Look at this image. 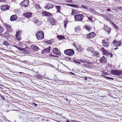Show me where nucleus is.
<instances>
[{
    "instance_id": "4468645a",
    "label": "nucleus",
    "mask_w": 122,
    "mask_h": 122,
    "mask_svg": "<svg viewBox=\"0 0 122 122\" xmlns=\"http://www.w3.org/2000/svg\"><path fill=\"white\" fill-rule=\"evenodd\" d=\"M17 18V15H12L10 18V20L11 21H13L16 20Z\"/></svg>"
},
{
    "instance_id": "e2e57ef3",
    "label": "nucleus",
    "mask_w": 122,
    "mask_h": 122,
    "mask_svg": "<svg viewBox=\"0 0 122 122\" xmlns=\"http://www.w3.org/2000/svg\"><path fill=\"white\" fill-rule=\"evenodd\" d=\"M19 73H23L22 72H19Z\"/></svg>"
},
{
    "instance_id": "c03bdc74",
    "label": "nucleus",
    "mask_w": 122,
    "mask_h": 122,
    "mask_svg": "<svg viewBox=\"0 0 122 122\" xmlns=\"http://www.w3.org/2000/svg\"><path fill=\"white\" fill-rule=\"evenodd\" d=\"M106 78L109 80H113V78L109 77H107Z\"/></svg>"
},
{
    "instance_id": "4d7b16f0",
    "label": "nucleus",
    "mask_w": 122,
    "mask_h": 122,
    "mask_svg": "<svg viewBox=\"0 0 122 122\" xmlns=\"http://www.w3.org/2000/svg\"><path fill=\"white\" fill-rule=\"evenodd\" d=\"M48 42L49 44H51V43H50V41H48V42Z\"/></svg>"
},
{
    "instance_id": "6e6552de",
    "label": "nucleus",
    "mask_w": 122,
    "mask_h": 122,
    "mask_svg": "<svg viewBox=\"0 0 122 122\" xmlns=\"http://www.w3.org/2000/svg\"><path fill=\"white\" fill-rule=\"evenodd\" d=\"M53 52L54 54L58 56L60 55V52L59 50L58 49L56 48H55L53 49Z\"/></svg>"
},
{
    "instance_id": "052dcab7",
    "label": "nucleus",
    "mask_w": 122,
    "mask_h": 122,
    "mask_svg": "<svg viewBox=\"0 0 122 122\" xmlns=\"http://www.w3.org/2000/svg\"><path fill=\"white\" fill-rule=\"evenodd\" d=\"M68 59H69V60H71V57H69Z\"/></svg>"
},
{
    "instance_id": "9d476101",
    "label": "nucleus",
    "mask_w": 122,
    "mask_h": 122,
    "mask_svg": "<svg viewBox=\"0 0 122 122\" xmlns=\"http://www.w3.org/2000/svg\"><path fill=\"white\" fill-rule=\"evenodd\" d=\"M50 48V46H49L45 48L42 51L41 53L42 54H45L49 52Z\"/></svg>"
},
{
    "instance_id": "5fc2aeb1",
    "label": "nucleus",
    "mask_w": 122,
    "mask_h": 122,
    "mask_svg": "<svg viewBox=\"0 0 122 122\" xmlns=\"http://www.w3.org/2000/svg\"><path fill=\"white\" fill-rule=\"evenodd\" d=\"M107 10L108 11H111V10L110 9H107Z\"/></svg>"
},
{
    "instance_id": "412c9836",
    "label": "nucleus",
    "mask_w": 122,
    "mask_h": 122,
    "mask_svg": "<svg viewBox=\"0 0 122 122\" xmlns=\"http://www.w3.org/2000/svg\"><path fill=\"white\" fill-rule=\"evenodd\" d=\"M31 48L34 51H36L39 49L38 47L34 45H32L31 46Z\"/></svg>"
},
{
    "instance_id": "13d9d810",
    "label": "nucleus",
    "mask_w": 122,
    "mask_h": 122,
    "mask_svg": "<svg viewBox=\"0 0 122 122\" xmlns=\"http://www.w3.org/2000/svg\"><path fill=\"white\" fill-rule=\"evenodd\" d=\"M113 25L114 27L116 25V24H115L114 23L113 24Z\"/></svg>"
},
{
    "instance_id": "49530a36",
    "label": "nucleus",
    "mask_w": 122,
    "mask_h": 122,
    "mask_svg": "<svg viewBox=\"0 0 122 122\" xmlns=\"http://www.w3.org/2000/svg\"><path fill=\"white\" fill-rule=\"evenodd\" d=\"M71 0H66V1L67 2H71Z\"/></svg>"
},
{
    "instance_id": "ddd939ff",
    "label": "nucleus",
    "mask_w": 122,
    "mask_h": 122,
    "mask_svg": "<svg viewBox=\"0 0 122 122\" xmlns=\"http://www.w3.org/2000/svg\"><path fill=\"white\" fill-rule=\"evenodd\" d=\"M24 15L26 17L29 18L32 16V14L31 12H27L25 13Z\"/></svg>"
},
{
    "instance_id": "b1692460",
    "label": "nucleus",
    "mask_w": 122,
    "mask_h": 122,
    "mask_svg": "<svg viewBox=\"0 0 122 122\" xmlns=\"http://www.w3.org/2000/svg\"><path fill=\"white\" fill-rule=\"evenodd\" d=\"M101 50L102 52L104 54L107 55L109 54L108 51L106 50L103 48H101Z\"/></svg>"
},
{
    "instance_id": "8fccbe9b",
    "label": "nucleus",
    "mask_w": 122,
    "mask_h": 122,
    "mask_svg": "<svg viewBox=\"0 0 122 122\" xmlns=\"http://www.w3.org/2000/svg\"><path fill=\"white\" fill-rule=\"evenodd\" d=\"M13 46L14 47H16V48H17L18 49V48H19V47H17L15 46L14 45H13Z\"/></svg>"
},
{
    "instance_id": "0e129e2a",
    "label": "nucleus",
    "mask_w": 122,
    "mask_h": 122,
    "mask_svg": "<svg viewBox=\"0 0 122 122\" xmlns=\"http://www.w3.org/2000/svg\"><path fill=\"white\" fill-rule=\"evenodd\" d=\"M66 122H69V121H68V120H67L66 121Z\"/></svg>"
},
{
    "instance_id": "79ce46f5",
    "label": "nucleus",
    "mask_w": 122,
    "mask_h": 122,
    "mask_svg": "<svg viewBox=\"0 0 122 122\" xmlns=\"http://www.w3.org/2000/svg\"><path fill=\"white\" fill-rule=\"evenodd\" d=\"M74 62L76 63H78L79 64H81L80 62L79 61L74 60Z\"/></svg>"
},
{
    "instance_id": "f3484780",
    "label": "nucleus",
    "mask_w": 122,
    "mask_h": 122,
    "mask_svg": "<svg viewBox=\"0 0 122 122\" xmlns=\"http://www.w3.org/2000/svg\"><path fill=\"white\" fill-rule=\"evenodd\" d=\"M53 7V5L51 4H48L45 6V9L47 10H48L51 9Z\"/></svg>"
},
{
    "instance_id": "f257e3e1",
    "label": "nucleus",
    "mask_w": 122,
    "mask_h": 122,
    "mask_svg": "<svg viewBox=\"0 0 122 122\" xmlns=\"http://www.w3.org/2000/svg\"><path fill=\"white\" fill-rule=\"evenodd\" d=\"M36 36L37 39H41L44 38V34L43 32L41 30L39 31L36 33Z\"/></svg>"
},
{
    "instance_id": "c85d7f7f",
    "label": "nucleus",
    "mask_w": 122,
    "mask_h": 122,
    "mask_svg": "<svg viewBox=\"0 0 122 122\" xmlns=\"http://www.w3.org/2000/svg\"><path fill=\"white\" fill-rule=\"evenodd\" d=\"M77 48V50L79 52L83 50V49L82 48H81L79 45H78Z\"/></svg>"
},
{
    "instance_id": "9b49d317",
    "label": "nucleus",
    "mask_w": 122,
    "mask_h": 122,
    "mask_svg": "<svg viewBox=\"0 0 122 122\" xmlns=\"http://www.w3.org/2000/svg\"><path fill=\"white\" fill-rule=\"evenodd\" d=\"M96 35L94 32H92L86 36V37L88 38H91L94 37Z\"/></svg>"
},
{
    "instance_id": "4be33fe9",
    "label": "nucleus",
    "mask_w": 122,
    "mask_h": 122,
    "mask_svg": "<svg viewBox=\"0 0 122 122\" xmlns=\"http://www.w3.org/2000/svg\"><path fill=\"white\" fill-rule=\"evenodd\" d=\"M92 54H93L92 55L97 57H98L99 56V54L98 52L94 51Z\"/></svg>"
},
{
    "instance_id": "2eb2a0df",
    "label": "nucleus",
    "mask_w": 122,
    "mask_h": 122,
    "mask_svg": "<svg viewBox=\"0 0 122 122\" xmlns=\"http://www.w3.org/2000/svg\"><path fill=\"white\" fill-rule=\"evenodd\" d=\"M102 44L103 46L107 48L109 46L108 43L106 41L104 40L102 41Z\"/></svg>"
},
{
    "instance_id": "a211bd4d",
    "label": "nucleus",
    "mask_w": 122,
    "mask_h": 122,
    "mask_svg": "<svg viewBox=\"0 0 122 122\" xmlns=\"http://www.w3.org/2000/svg\"><path fill=\"white\" fill-rule=\"evenodd\" d=\"M50 22L51 25H55L57 23L56 21V20L52 18L50 19Z\"/></svg>"
},
{
    "instance_id": "cd10ccee",
    "label": "nucleus",
    "mask_w": 122,
    "mask_h": 122,
    "mask_svg": "<svg viewBox=\"0 0 122 122\" xmlns=\"http://www.w3.org/2000/svg\"><path fill=\"white\" fill-rule=\"evenodd\" d=\"M5 37L6 38H9L10 37V35L8 31H6L4 34Z\"/></svg>"
},
{
    "instance_id": "774afa93",
    "label": "nucleus",
    "mask_w": 122,
    "mask_h": 122,
    "mask_svg": "<svg viewBox=\"0 0 122 122\" xmlns=\"http://www.w3.org/2000/svg\"><path fill=\"white\" fill-rule=\"evenodd\" d=\"M67 100H68V99H67L66 101H67Z\"/></svg>"
},
{
    "instance_id": "a18cd8bd",
    "label": "nucleus",
    "mask_w": 122,
    "mask_h": 122,
    "mask_svg": "<svg viewBox=\"0 0 122 122\" xmlns=\"http://www.w3.org/2000/svg\"><path fill=\"white\" fill-rule=\"evenodd\" d=\"M88 18L90 20H92V18L90 17H88Z\"/></svg>"
},
{
    "instance_id": "69168bd1",
    "label": "nucleus",
    "mask_w": 122,
    "mask_h": 122,
    "mask_svg": "<svg viewBox=\"0 0 122 122\" xmlns=\"http://www.w3.org/2000/svg\"><path fill=\"white\" fill-rule=\"evenodd\" d=\"M73 46H75V44H73Z\"/></svg>"
},
{
    "instance_id": "37998d69",
    "label": "nucleus",
    "mask_w": 122,
    "mask_h": 122,
    "mask_svg": "<svg viewBox=\"0 0 122 122\" xmlns=\"http://www.w3.org/2000/svg\"><path fill=\"white\" fill-rule=\"evenodd\" d=\"M29 51L28 50H25L24 51V53H29Z\"/></svg>"
},
{
    "instance_id": "f704fd0d",
    "label": "nucleus",
    "mask_w": 122,
    "mask_h": 122,
    "mask_svg": "<svg viewBox=\"0 0 122 122\" xmlns=\"http://www.w3.org/2000/svg\"><path fill=\"white\" fill-rule=\"evenodd\" d=\"M3 44L6 46H7L9 45V43L6 41H5L3 42Z\"/></svg>"
},
{
    "instance_id": "680f3d73",
    "label": "nucleus",
    "mask_w": 122,
    "mask_h": 122,
    "mask_svg": "<svg viewBox=\"0 0 122 122\" xmlns=\"http://www.w3.org/2000/svg\"><path fill=\"white\" fill-rule=\"evenodd\" d=\"M85 80H86L87 79V78L86 77H85Z\"/></svg>"
},
{
    "instance_id": "a878e982",
    "label": "nucleus",
    "mask_w": 122,
    "mask_h": 122,
    "mask_svg": "<svg viewBox=\"0 0 122 122\" xmlns=\"http://www.w3.org/2000/svg\"><path fill=\"white\" fill-rule=\"evenodd\" d=\"M67 5L69 6L72 7H73L75 8H78V6L76 5L75 4H67Z\"/></svg>"
},
{
    "instance_id": "bf43d9fd",
    "label": "nucleus",
    "mask_w": 122,
    "mask_h": 122,
    "mask_svg": "<svg viewBox=\"0 0 122 122\" xmlns=\"http://www.w3.org/2000/svg\"><path fill=\"white\" fill-rule=\"evenodd\" d=\"M118 49V48H117V47H116V48H114V50H115L117 49Z\"/></svg>"
},
{
    "instance_id": "0eeeda50",
    "label": "nucleus",
    "mask_w": 122,
    "mask_h": 122,
    "mask_svg": "<svg viewBox=\"0 0 122 122\" xmlns=\"http://www.w3.org/2000/svg\"><path fill=\"white\" fill-rule=\"evenodd\" d=\"M10 8V6L7 5H3L1 6V9L2 11L9 10Z\"/></svg>"
},
{
    "instance_id": "3c124183",
    "label": "nucleus",
    "mask_w": 122,
    "mask_h": 122,
    "mask_svg": "<svg viewBox=\"0 0 122 122\" xmlns=\"http://www.w3.org/2000/svg\"><path fill=\"white\" fill-rule=\"evenodd\" d=\"M37 6L38 8V9H41L40 7L39 6L37 5Z\"/></svg>"
},
{
    "instance_id": "4c0bfd02",
    "label": "nucleus",
    "mask_w": 122,
    "mask_h": 122,
    "mask_svg": "<svg viewBox=\"0 0 122 122\" xmlns=\"http://www.w3.org/2000/svg\"><path fill=\"white\" fill-rule=\"evenodd\" d=\"M18 48V49L19 50L21 51H24L25 50V49L24 48H20L19 47V48Z\"/></svg>"
},
{
    "instance_id": "7c9ffc66",
    "label": "nucleus",
    "mask_w": 122,
    "mask_h": 122,
    "mask_svg": "<svg viewBox=\"0 0 122 122\" xmlns=\"http://www.w3.org/2000/svg\"><path fill=\"white\" fill-rule=\"evenodd\" d=\"M61 6H56V8L57 9V12H60V9L61 7Z\"/></svg>"
},
{
    "instance_id": "338daca9",
    "label": "nucleus",
    "mask_w": 122,
    "mask_h": 122,
    "mask_svg": "<svg viewBox=\"0 0 122 122\" xmlns=\"http://www.w3.org/2000/svg\"><path fill=\"white\" fill-rule=\"evenodd\" d=\"M13 110V111H17L16 110Z\"/></svg>"
},
{
    "instance_id": "423d86ee",
    "label": "nucleus",
    "mask_w": 122,
    "mask_h": 122,
    "mask_svg": "<svg viewBox=\"0 0 122 122\" xmlns=\"http://www.w3.org/2000/svg\"><path fill=\"white\" fill-rule=\"evenodd\" d=\"M83 66L87 68H91L93 66V64L90 62H86V63L83 64Z\"/></svg>"
},
{
    "instance_id": "ea45409f",
    "label": "nucleus",
    "mask_w": 122,
    "mask_h": 122,
    "mask_svg": "<svg viewBox=\"0 0 122 122\" xmlns=\"http://www.w3.org/2000/svg\"><path fill=\"white\" fill-rule=\"evenodd\" d=\"M80 61L82 63H85L86 62V61L84 59H81Z\"/></svg>"
},
{
    "instance_id": "1a4fd4ad",
    "label": "nucleus",
    "mask_w": 122,
    "mask_h": 122,
    "mask_svg": "<svg viewBox=\"0 0 122 122\" xmlns=\"http://www.w3.org/2000/svg\"><path fill=\"white\" fill-rule=\"evenodd\" d=\"M111 72L112 74L116 75H119L121 74V72L120 71L117 70H112Z\"/></svg>"
},
{
    "instance_id": "09e8293b",
    "label": "nucleus",
    "mask_w": 122,
    "mask_h": 122,
    "mask_svg": "<svg viewBox=\"0 0 122 122\" xmlns=\"http://www.w3.org/2000/svg\"><path fill=\"white\" fill-rule=\"evenodd\" d=\"M33 105L34 107H36L37 106V105L36 104L34 103Z\"/></svg>"
},
{
    "instance_id": "de8ad7c7",
    "label": "nucleus",
    "mask_w": 122,
    "mask_h": 122,
    "mask_svg": "<svg viewBox=\"0 0 122 122\" xmlns=\"http://www.w3.org/2000/svg\"><path fill=\"white\" fill-rule=\"evenodd\" d=\"M109 55H110V56L111 57H112L113 56V55L112 54L110 53L109 54H108Z\"/></svg>"
},
{
    "instance_id": "f8f14e48",
    "label": "nucleus",
    "mask_w": 122,
    "mask_h": 122,
    "mask_svg": "<svg viewBox=\"0 0 122 122\" xmlns=\"http://www.w3.org/2000/svg\"><path fill=\"white\" fill-rule=\"evenodd\" d=\"M113 43L114 46L117 47L120 46L121 45V42H120L119 41H113Z\"/></svg>"
},
{
    "instance_id": "7ed1b4c3",
    "label": "nucleus",
    "mask_w": 122,
    "mask_h": 122,
    "mask_svg": "<svg viewBox=\"0 0 122 122\" xmlns=\"http://www.w3.org/2000/svg\"><path fill=\"white\" fill-rule=\"evenodd\" d=\"M84 17L82 15L80 14H77L75 15L74 18L75 21H81Z\"/></svg>"
},
{
    "instance_id": "393cba45",
    "label": "nucleus",
    "mask_w": 122,
    "mask_h": 122,
    "mask_svg": "<svg viewBox=\"0 0 122 122\" xmlns=\"http://www.w3.org/2000/svg\"><path fill=\"white\" fill-rule=\"evenodd\" d=\"M104 29L106 31H107L108 33H109L111 30L110 28H108V27L106 26H105L104 27Z\"/></svg>"
},
{
    "instance_id": "aec40b11",
    "label": "nucleus",
    "mask_w": 122,
    "mask_h": 122,
    "mask_svg": "<svg viewBox=\"0 0 122 122\" xmlns=\"http://www.w3.org/2000/svg\"><path fill=\"white\" fill-rule=\"evenodd\" d=\"M42 14L44 16H50L51 14L50 13L45 11L42 13Z\"/></svg>"
},
{
    "instance_id": "603ef678",
    "label": "nucleus",
    "mask_w": 122,
    "mask_h": 122,
    "mask_svg": "<svg viewBox=\"0 0 122 122\" xmlns=\"http://www.w3.org/2000/svg\"><path fill=\"white\" fill-rule=\"evenodd\" d=\"M114 27L117 29H118V28L117 26L116 25Z\"/></svg>"
},
{
    "instance_id": "864d4df0",
    "label": "nucleus",
    "mask_w": 122,
    "mask_h": 122,
    "mask_svg": "<svg viewBox=\"0 0 122 122\" xmlns=\"http://www.w3.org/2000/svg\"><path fill=\"white\" fill-rule=\"evenodd\" d=\"M5 1V0H0V2H4Z\"/></svg>"
},
{
    "instance_id": "a19ab883",
    "label": "nucleus",
    "mask_w": 122,
    "mask_h": 122,
    "mask_svg": "<svg viewBox=\"0 0 122 122\" xmlns=\"http://www.w3.org/2000/svg\"><path fill=\"white\" fill-rule=\"evenodd\" d=\"M117 9H119L122 10V7L121 6H117L116 7Z\"/></svg>"
},
{
    "instance_id": "39448f33",
    "label": "nucleus",
    "mask_w": 122,
    "mask_h": 122,
    "mask_svg": "<svg viewBox=\"0 0 122 122\" xmlns=\"http://www.w3.org/2000/svg\"><path fill=\"white\" fill-rule=\"evenodd\" d=\"M29 4L28 0H24L20 3L21 6L24 7H27Z\"/></svg>"
},
{
    "instance_id": "c756f323",
    "label": "nucleus",
    "mask_w": 122,
    "mask_h": 122,
    "mask_svg": "<svg viewBox=\"0 0 122 122\" xmlns=\"http://www.w3.org/2000/svg\"><path fill=\"white\" fill-rule=\"evenodd\" d=\"M57 38L60 40H62L65 39L64 37V36L61 35H59L58 36H57Z\"/></svg>"
},
{
    "instance_id": "58836bf2",
    "label": "nucleus",
    "mask_w": 122,
    "mask_h": 122,
    "mask_svg": "<svg viewBox=\"0 0 122 122\" xmlns=\"http://www.w3.org/2000/svg\"><path fill=\"white\" fill-rule=\"evenodd\" d=\"M4 30V29L2 27L0 26V33H2L3 32Z\"/></svg>"
},
{
    "instance_id": "f03ea898",
    "label": "nucleus",
    "mask_w": 122,
    "mask_h": 122,
    "mask_svg": "<svg viewBox=\"0 0 122 122\" xmlns=\"http://www.w3.org/2000/svg\"><path fill=\"white\" fill-rule=\"evenodd\" d=\"M64 53L68 56H71L74 54V51L72 49H68L65 50L64 51Z\"/></svg>"
},
{
    "instance_id": "6e6d98bb",
    "label": "nucleus",
    "mask_w": 122,
    "mask_h": 122,
    "mask_svg": "<svg viewBox=\"0 0 122 122\" xmlns=\"http://www.w3.org/2000/svg\"><path fill=\"white\" fill-rule=\"evenodd\" d=\"M51 56L52 57H56V56H55L53 55L52 54H51Z\"/></svg>"
},
{
    "instance_id": "72a5a7b5",
    "label": "nucleus",
    "mask_w": 122,
    "mask_h": 122,
    "mask_svg": "<svg viewBox=\"0 0 122 122\" xmlns=\"http://www.w3.org/2000/svg\"><path fill=\"white\" fill-rule=\"evenodd\" d=\"M85 28L88 31H90L91 29L90 27L87 26H85Z\"/></svg>"
},
{
    "instance_id": "2f4dec72",
    "label": "nucleus",
    "mask_w": 122,
    "mask_h": 122,
    "mask_svg": "<svg viewBox=\"0 0 122 122\" xmlns=\"http://www.w3.org/2000/svg\"><path fill=\"white\" fill-rule=\"evenodd\" d=\"M87 10L93 13H95V10H94L93 8H88Z\"/></svg>"
},
{
    "instance_id": "6ab92c4d",
    "label": "nucleus",
    "mask_w": 122,
    "mask_h": 122,
    "mask_svg": "<svg viewBox=\"0 0 122 122\" xmlns=\"http://www.w3.org/2000/svg\"><path fill=\"white\" fill-rule=\"evenodd\" d=\"M4 25L5 27L6 28L7 30L8 31H11L12 30L11 28V27L6 24H5Z\"/></svg>"
},
{
    "instance_id": "5701e85b",
    "label": "nucleus",
    "mask_w": 122,
    "mask_h": 122,
    "mask_svg": "<svg viewBox=\"0 0 122 122\" xmlns=\"http://www.w3.org/2000/svg\"><path fill=\"white\" fill-rule=\"evenodd\" d=\"M35 22L38 26H39L42 23V22L40 20L38 19L36 20Z\"/></svg>"
},
{
    "instance_id": "bb28decb",
    "label": "nucleus",
    "mask_w": 122,
    "mask_h": 122,
    "mask_svg": "<svg viewBox=\"0 0 122 122\" xmlns=\"http://www.w3.org/2000/svg\"><path fill=\"white\" fill-rule=\"evenodd\" d=\"M87 50L89 51H90L92 52V53L94 51V49L92 47H89L87 49Z\"/></svg>"
},
{
    "instance_id": "c9c22d12",
    "label": "nucleus",
    "mask_w": 122,
    "mask_h": 122,
    "mask_svg": "<svg viewBox=\"0 0 122 122\" xmlns=\"http://www.w3.org/2000/svg\"><path fill=\"white\" fill-rule=\"evenodd\" d=\"M77 11L76 10H72V12L71 13V14L72 15H73L74 14H75L76 13V11Z\"/></svg>"
},
{
    "instance_id": "dca6fc26",
    "label": "nucleus",
    "mask_w": 122,
    "mask_h": 122,
    "mask_svg": "<svg viewBox=\"0 0 122 122\" xmlns=\"http://www.w3.org/2000/svg\"><path fill=\"white\" fill-rule=\"evenodd\" d=\"M100 62L102 63H104L107 62L106 59L105 57L103 56L99 59Z\"/></svg>"
},
{
    "instance_id": "e433bc0d",
    "label": "nucleus",
    "mask_w": 122,
    "mask_h": 122,
    "mask_svg": "<svg viewBox=\"0 0 122 122\" xmlns=\"http://www.w3.org/2000/svg\"><path fill=\"white\" fill-rule=\"evenodd\" d=\"M81 7L83 8L88 10V7L86 6L85 5H81Z\"/></svg>"
},
{
    "instance_id": "473e14b6",
    "label": "nucleus",
    "mask_w": 122,
    "mask_h": 122,
    "mask_svg": "<svg viewBox=\"0 0 122 122\" xmlns=\"http://www.w3.org/2000/svg\"><path fill=\"white\" fill-rule=\"evenodd\" d=\"M67 22H68L67 21V20H65L64 21V26L65 28H66V26L67 25Z\"/></svg>"
},
{
    "instance_id": "20e7f679",
    "label": "nucleus",
    "mask_w": 122,
    "mask_h": 122,
    "mask_svg": "<svg viewBox=\"0 0 122 122\" xmlns=\"http://www.w3.org/2000/svg\"><path fill=\"white\" fill-rule=\"evenodd\" d=\"M22 32L21 30H18L16 32V35H15V38L17 40L20 41L21 39V38L20 35V34Z\"/></svg>"
}]
</instances>
